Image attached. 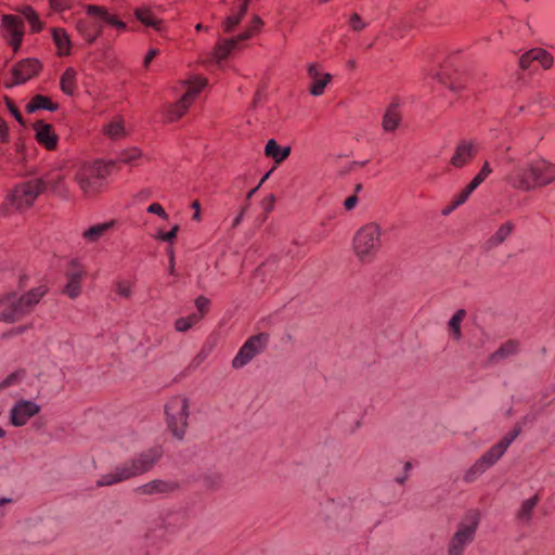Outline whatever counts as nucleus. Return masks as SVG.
Instances as JSON below:
<instances>
[{
  "mask_svg": "<svg viewBox=\"0 0 555 555\" xmlns=\"http://www.w3.org/2000/svg\"><path fill=\"white\" fill-rule=\"evenodd\" d=\"M332 80L331 74H323L322 76L312 79V83L310 86V93L314 96L322 95L327 83Z\"/></svg>",
  "mask_w": 555,
  "mask_h": 555,
  "instance_id": "58836bf2",
  "label": "nucleus"
},
{
  "mask_svg": "<svg viewBox=\"0 0 555 555\" xmlns=\"http://www.w3.org/2000/svg\"><path fill=\"white\" fill-rule=\"evenodd\" d=\"M249 5V0H243L238 5V11L225 18L222 24L224 33H232L235 27L241 23L243 17L246 15Z\"/></svg>",
  "mask_w": 555,
  "mask_h": 555,
  "instance_id": "bb28decb",
  "label": "nucleus"
},
{
  "mask_svg": "<svg viewBox=\"0 0 555 555\" xmlns=\"http://www.w3.org/2000/svg\"><path fill=\"white\" fill-rule=\"evenodd\" d=\"M42 69L38 59L28 57L17 62L12 68V85H22L36 77Z\"/></svg>",
  "mask_w": 555,
  "mask_h": 555,
  "instance_id": "f8f14e48",
  "label": "nucleus"
},
{
  "mask_svg": "<svg viewBox=\"0 0 555 555\" xmlns=\"http://www.w3.org/2000/svg\"><path fill=\"white\" fill-rule=\"evenodd\" d=\"M478 153V147L473 141L463 140L457 143L450 159L454 168H463L472 163Z\"/></svg>",
  "mask_w": 555,
  "mask_h": 555,
  "instance_id": "2eb2a0df",
  "label": "nucleus"
},
{
  "mask_svg": "<svg viewBox=\"0 0 555 555\" xmlns=\"http://www.w3.org/2000/svg\"><path fill=\"white\" fill-rule=\"evenodd\" d=\"M267 157L274 159L276 164L284 162L291 154V147H281L274 139H270L264 147Z\"/></svg>",
  "mask_w": 555,
  "mask_h": 555,
  "instance_id": "b1692460",
  "label": "nucleus"
},
{
  "mask_svg": "<svg viewBox=\"0 0 555 555\" xmlns=\"http://www.w3.org/2000/svg\"><path fill=\"white\" fill-rule=\"evenodd\" d=\"M159 54V50L152 48L147 51L144 60H143V67L147 68L151 64V62Z\"/></svg>",
  "mask_w": 555,
  "mask_h": 555,
  "instance_id": "bf43d9fd",
  "label": "nucleus"
},
{
  "mask_svg": "<svg viewBox=\"0 0 555 555\" xmlns=\"http://www.w3.org/2000/svg\"><path fill=\"white\" fill-rule=\"evenodd\" d=\"M41 408L34 401L20 400L10 411V423L15 427H21L40 412Z\"/></svg>",
  "mask_w": 555,
  "mask_h": 555,
  "instance_id": "ddd939ff",
  "label": "nucleus"
},
{
  "mask_svg": "<svg viewBox=\"0 0 555 555\" xmlns=\"http://www.w3.org/2000/svg\"><path fill=\"white\" fill-rule=\"evenodd\" d=\"M191 94H183L176 103L165 107L164 118L167 122H175L181 119L192 105Z\"/></svg>",
  "mask_w": 555,
  "mask_h": 555,
  "instance_id": "aec40b11",
  "label": "nucleus"
},
{
  "mask_svg": "<svg viewBox=\"0 0 555 555\" xmlns=\"http://www.w3.org/2000/svg\"><path fill=\"white\" fill-rule=\"evenodd\" d=\"M1 31L7 43L17 52L22 46L25 35V24L21 16L4 14L1 18Z\"/></svg>",
  "mask_w": 555,
  "mask_h": 555,
  "instance_id": "1a4fd4ad",
  "label": "nucleus"
},
{
  "mask_svg": "<svg viewBox=\"0 0 555 555\" xmlns=\"http://www.w3.org/2000/svg\"><path fill=\"white\" fill-rule=\"evenodd\" d=\"M49 3H50V8L54 12H59V13L64 12L70 8L67 0H49Z\"/></svg>",
  "mask_w": 555,
  "mask_h": 555,
  "instance_id": "6e6d98bb",
  "label": "nucleus"
},
{
  "mask_svg": "<svg viewBox=\"0 0 555 555\" xmlns=\"http://www.w3.org/2000/svg\"><path fill=\"white\" fill-rule=\"evenodd\" d=\"M466 317V310L465 309H459L450 319L448 323L449 332L451 336L455 340H460L462 338V331H461V324L463 320Z\"/></svg>",
  "mask_w": 555,
  "mask_h": 555,
  "instance_id": "f704fd0d",
  "label": "nucleus"
},
{
  "mask_svg": "<svg viewBox=\"0 0 555 555\" xmlns=\"http://www.w3.org/2000/svg\"><path fill=\"white\" fill-rule=\"evenodd\" d=\"M44 185V191L50 190L53 194L62 197H68V188L65 183V177L61 171H52L40 178Z\"/></svg>",
  "mask_w": 555,
  "mask_h": 555,
  "instance_id": "6ab92c4d",
  "label": "nucleus"
},
{
  "mask_svg": "<svg viewBox=\"0 0 555 555\" xmlns=\"http://www.w3.org/2000/svg\"><path fill=\"white\" fill-rule=\"evenodd\" d=\"M382 229L376 222L362 225L354 234L352 249L361 263L375 260L382 247Z\"/></svg>",
  "mask_w": 555,
  "mask_h": 555,
  "instance_id": "39448f33",
  "label": "nucleus"
},
{
  "mask_svg": "<svg viewBox=\"0 0 555 555\" xmlns=\"http://www.w3.org/2000/svg\"><path fill=\"white\" fill-rule=\"evenodd\" d=\"M262 26H263L262 20L259 16L255 15L253 17L249 26L244 31L238 34L236 37L241 41H245V40L251 38L253 36L257 35L258 33H260Z\"/></svg>",
  "mask_w": 555,
  "mask_h": 555,
  "instance_id": "e433bc0d",
  "label": "nucleus"
},
{
  "mask_svg": "<svg viewBox=\"0 0 555 555\" xmlns=\"http://www.w3.org/2000/svg\"><path fill=\"white\" fill-rule=\"evenodd\" d=\"M537 504H538L537 495L526 500L521 504V508H520L519 514H518L519 518H521V519H529L530 516H531V512L535 507Z\"/></svg>",
  "mask_w": 555,
  "mask_h": 555,
  "instance_id": "49530a36",
  "label": "nucleus"
},
{
  "mask_svg": "<svg viewBox=\"0 0 555 555\" xmlns=\"http://www.w3.org/2000/svg\"><path fill=\"white\" fill-rule=\"evenodd\" d=\"M26 376L25 369H18L15 372L9 374L1 383L0 389H4L14 385L20 384Z\"/></svg>",
  "mask_w": 555,
  "mask_h": 555,
  "instance_id": "a19ab883",
  "label": "nucleus"
},
{
  "mask_svg": "<svg viewBox=\"0 0 555 555\" xmlns=\"http://www.w3.org/2000/svg\"><path fill=\"white\" fill-rule=\"evenodd\" d=\"M79 35L89 43L92 44L103 34V24L99 22L92 23L88 20H78L76 25Z\"/></svg>",
  "mask_w": 555,
  "mask_h": 555,
  "instance_id": "412c9836",
  "label": "nucleus"
},
{
  "mask_svg": "<svg viewBox=\"0 0 555 555\" xmlns=\"http://www.w3.org/2000/svg\"><path fill=\"white\" fill-rule=\"evenodd\" d=\"M87 276V271L83 264L76 258L72 259L65 270V278L67 280L63 294L70 299L78 298L82 293V281Z\"/></svg>",
  "mask_w": 555,
  "mask_h": 555,
  "instance_id": "9d476101",
  "label": "nucleus"
},
{
  "mask_svg": "<svg viewBox=\"0 0 555 555\" xmlns=\"http://www.w3.org/2000/svg\"><path fill=\"white\" fill-rule=\"evenodd\" d=\"M195 306H196V308L198 310V313H196V314L201 315V320H202L204 318V315L209 310L210 300L207 297H205V296H198L195 299Z\"/></svg>",
  "mask_w": 555,
  "mask_h": 555,
  "instance_id": "8fccbe9b",
  "label": "nucleus"
},
{
  "mask_svg": "<svg viewBox=\"0 0 555 555\" xmlns=\"http://www.w3.org/2000/svg\"><path fill=\"white\" fill-rule=\"evenodd\" d=\"M141 156V153L139 150L137 149H133L131 151H128V152H125L121 156H120V159L125 163H130V162H133L135 159H138L139 157Z\"/></svg>",
  "mask_w": 555,
  "mask_h": 555,
  "instance_id": "13d9d810",
  "label": "nucleus"
},
{
  "mask_svg": "<svg viewBox=\"0 0 555 555\" xmlns=\"http://www.w3.org/2000/svg\"><path fill=\"white\" fill-rule=\"evenodd\" d=\"M221 485V477L217 474L204 477V486L209 490H215Z\"/></svg>",
  "mask_w": 555,
  "mask_h": 555,
  "instance_id": "3c124183",
  "label": "nucleus"
},
{
  "mask_svg": "<svg viewBox=\"0 0 555 555\" xmlns=\"http://www.w3.org/2000/svg\"><path fill=\"white\" fill-rule=\"evenodd\" d=\"M483 181L482 178L476 175L465 188L473 193Z\"/></svg>",
  "mask_w": 555,
  "mask_h": 555,
  "instance_id": "680f3d73",
  "label": "nucleus"
},
{
  "mask_svg": "<svg viewBox=\"0 0 555 555\" xmlns=\"http://www.w3.org/2000/svg\"><path fill=\"white\" fill-rule=\"evenodd\" d=\"M532 57L542 68L550 69L553 66L554 59L552 54L542 48L532 49Z\"/></svg>",
  "mask_w": 555,
  "mask_h": 555,
  "instance_id": "c9c22d12",
  "label": "nucleus"
},
{
  "mask_svg": "<svg viewBox=\"0 0 555 555\" xmlns=\"http://www.w3.org/2000/svg\"><path fill=\"white\" fill-rule=\"evenodd\" d=\"M48 288L44 285L31 288L26 294L16 298L15 293L8 294L0 304H7L5 308L0 314V321L5 323H14L21 320L24 315L30 313L35 306L47 294Z\"/></svg>",
  "mask_w": 555,
  "mask_h": 555,
  "instance_id": "7ed1b4c3",
  "label": "nucleus"
},
{
  "mask_svg": "<svg viewBox=\"0 0 555 555\" xmlns=\"http://www.w3.org/2000/svg\"><path fill=\"white\" fill-rule=\"evenodd\" d=\"M38 109H46L49 112H55L59 109V103L53 102L51 98L42 94L34 95L30 101L26 104V112L33 114Z\"/></svg>",
  "mask_w": 555,
  "mask_h": 555,
  "instance_id": "5701e85b",
  "label": "nucleus"
},
{
  "mask_svg": "<svg viewBox=\"0 0 555 555\" xmlns=\"http://www.w3.org/2000/svg\"><path fill=\"white\" fill-rule=\"evenodd\" d=\"M35 138L39 145L48 151H55L59 144V135L55 133L54 127L43 120L34 122Z\"/></svg>",
  "mask_w": 555,
  "mask_h": 555,
  "instance_id": "4468645a",
  "label": "nucleus"
},
{
  "mask_svg": "<svg viewBox=\"0 0 555 555\" xmlns=\"http://www.w3.org/2000/svg\"><path fill=\"white\" fill-rule=\"evenodd\" d=\"M308 75L311 78V80L322 76V74L320 73V66L315 63L310 64L308 66Z\"/></svg>",
  "mask_w": 555,
  "mask_h": 555,
  "instance_id": "e2e57ef3",
  "label": "nucleus"
},
{
  "mask_svg": "<svg viewBox=\"0 0 555 555\" xmlns=\"http://www.w3.org/2000/svg\"><path fill=\"white\" fill-rule=\"evenodd\" d=\"M52 39L57 49V55L68 56L72 53V40L67 31L62 27L52 28Z\"/></svg>",
  "mask_w": 555,
  "mask_h": 555,
  "instance_id": "4be33fe9",
  "label": "nucleus"
},
{
  "mask_svg": "<svg viewBox=\"0 0 555 555\" xmlns=\"http://www.w3.org/2000/svg\"><path fill=\"white\" fill-rule=\"evenodd\" d=\"M519 350V343L515 339H509L502 344L498 350L490 356L491 362H496L501 359H505L509 356L516 354Z\"/></svg>",
  "mask_w": 555,
  "mask_h": 555,
  "instance_id": "c756f323",
  "label": "nucleus"
},
{
  "mask_svg": "<svg viewBox=\"0 0 555 555\" xmlns=\"http://www.w3.org/2000/svg\"><path fill=\"white\" fill-rule=\"evenodd\" d=\"M60 88L63 93L74 95L77 90V73L73 67L64 70L60 79Z\"/></svg>",
  "mask_w": 555,
  "mask_h": 555,
  "instance_id": "a878e982",
  "label": "nucleus"
},
{
  "mask_svg": "<svg viewBox=\"0 0 555 555\" xmlns=\"http://www.w3.org/2000/svg\"><path fill=\"white\" fill-rule=\"evenodd\" d=\"M191 207H192V209H194L192 219L195 221H201V204H199V202L197 199L193 201L191 204Z\"/></svg>",
  "mask_w": 555,
  "mask_h": 555,
  "instance_id": "338daca9",
  "label": "nucleus"
},
{
  "mask_svg": "<svg viewBox=\"0 0 555 555\" xmlns=\"http://www.w3.org/2000/svg\"><path fill=\"white\" fill-rule=\"evenodd\" d=\"M115 164L103 160H94L83 164L75 176L80 190L85 196H94L105 188V179L111 175Z\"/></svg>",
  "mask_w": 555,
  "mask_h": 555,
  "instance_id": "20e7f679",
  "label": "nucleus"
},
{
  "mask_svg": "<svg viewBox=\"0 0 555 555\" xmlns=\"http://www.w3.org/2000/svg\"><path fill=\"white\" fill-rule=\"evenodd\" d=\"M472 192L464 188L457 195L452 198L453 207H460L463 205L470 196Z\"/></svg>",
  "mask_w": 555,
  "mask_h": 555,
  "instance_id": "864d4df0",
  "label": "nucleus"
},
{
  "mask_svg": "<svg viewBox=\"0 0 555 555\" xmlns=\"http://www.w3.org/2000/svg\"><path fill=\"white\" fill-rule=\"evenodd\" d=\"M521 428L516 426L513 430L506 434L498 443L490 449L496 454L499 459L503 456L511 443L520 435Z\"/></svg>",
  "mask_w": 555,
  "mask_h": 555,
  "instance_id": "2f4dec72",
  "label": "nucleus"
},
{
  "mask_svg": "<svg viewBox=\"0 0 555 555\" xmlns=\"http://www.w3.org/2000/svg\"><path fill=\"white\" fill-rule=\"evenodd\" d=\"M500 459L496 456V454H494V452L491 449H489L464 474L463 480L467 483L475 481L480 475H482L487 469L494 465Z\"/></svg>",
  "mask_w": 555,
  "mask_h": 555,
  "instance_id": "f3484780",
  "label": "nucleus"
},
{
  "mask_svg": "<svg viewBox=\"0 0 555 555\" xmlns=\"http://www.w3.org/2000/svg\"><path fill=\"white\" fill-rule=\"evenodd\" d=\"M505 182L515 190L528 192L555 181V165L535 159L522 166H514L505 176Z\"/></svg>",
  "mask_w": 555,
  "mask_h": 555,
  "instance_id": "f257e3e1",
  "label": "nucleus"
},
{
  "mask_svg": "<svg viewBox=\"0 0 555 555\" xmlns=\"http://www.w3.org/2000/svg\"><path fill=\"white\" fill-rule=\"evenodd\" d=\"M104 133L111 139H119L125 134L124 122L120 118H116L108 122L104 129Z\"/></svg>",
  "mask_w": 555,
  "mask_h": 555,
  "instance_id": "4c0bfd02",
  "label": "nucleus"
},
{
  "mask_svg": "<svg viewBox=\"0 0 555 555\" xmlns=\"http://www.w3.org/2000/svg\"><path fill=\"white\" fill-rule=\"evenodd\" d=\"M10 142V132L7 121L0 116V143Z\"/></svg>",
  "mask_w": 555,
  "mask_h": 555,
  "instance_id": "4d7b16f0",
  "label": "nucleus"
},
{
  "mask_svg": "<svg viewBox=\"0 0 555 555\" xmlns=\"http://www.w3.org/2000/svg\"><path fill=\"white\" fill-rule=\"evenodd\" d=\"M269 343L268 333H259L250 336L240 348L238 352L232 360L234 369H241L249 363L257 354L262 352Z\"/></svg>",
  "mask_w": 555,
  "mask_h": 555,
  "instance_id": "6e6552de",
  "label": "nucleus"
},
{
  "mask_svg": "<svg viewBox=\"0 0 555 555\" xmlns=\"http://www.w3.org/2000/svg\"><path fill=\"white\" fill-rule=\"evenodd\" d=\"M44 192L41 179H30L21 182L8 193L5 201L18 211H25L34 206L40 194Z\"/></svg>",
  "mask_w": 555,
  "mask_h": 555,
  "instance_id": "423d86ee",
  "label": "nucleus"
},
{
  "mask_svg": "<svg viewBox=\"0 0 555 555\" xmlns=\"http://www.w3.org/2000/svg\"><path fill=\"white\" fill-rule=\"evenodd\" d=\"M446 75L444 72L439 74L440 79L444 85H447L452 91L460 92L464 90L467 86V78H455L451 79L448 78V80L443 79V76Z\"/></svg>",
  "mask_w": 555,
  "mask_h": 555,
  "instance_id": "c03bdc74",
  "label": "nucleus"
},
{
  "mask_svg": "<svg viewBox=\"0 0 555 555\" xmlns=\"http://www.w3.org/2000/svg\"><path fill=\"white\" fill-rule=\"evenodd\" d=\"M400 120L401 114L398 105L391 104L383 117V129L387 132H392L398 128Z\"/></svg>",
  "mask_w": 555,
  "mask_h": 555,
  "instance_id": "c85d7f7f",
  "label": "nucleus"
},
{
  "mask_svg": "<svg viewBox=\"0 0 555 555\" xmlns=\"http://www.w3.org/2000/svg\"><path fill=\"white\" fill-rule=\"evenodd\" d=\"M469 517L472 522L469 525H461L453 535L449 545V555H462L465 546L474 539L479 521L478 513L470 512Z\"/></svg>",
  "mask_w": 555,
  "mask_h": 555,
  "instance_id": "9b49d317",
  "label": "nucleus"
},
{
  "mask_svg": "<svg viewBox=\"0 0 555 555\" xmlns=\"http://www.w3.org/2000/svg\"><path fill=\"white\" fill-rule=\"evenodd\" d=\"M133 284L129 281H117L115 283V292L118 296L129 299L132 296Z\"/></svg>",
  "mask_w": 555,
  "mask_h": 555,
  "instance_id": "a18cd8bd",
  "label": "nucleus"
},
{
  "mask_svg": "<svg viewBox=\"0 0 555 555\" xmlns=\"http://www.w3.org/2000/svg\"><path fill=\"white\" fill-rule=\"evenodd\" d=\"M201 321V315L192 313L188 317L179 318L175 322V328L177 332H186L192 328L196 323Z\"/></svg>",
  "mask_w": 555,
  "mask_h": 555,
  "instance_id": "ea45409f",
  "label": "nucleus"
},
{
  "mask_svg": "<svg viewBox=\"0 0 555 555\" xmlns=\"http://www.w3.org/2000/svg\"><path fill=\"white\" fill-rule=\"evenodd\" d=\"M515 224L507 221L500 225L496 232L487 241V247L493 248L502 244L514 231Z\"/></svg>",
  "mask_w": 555,
  "mask_h": 555,
  "instance_id": "cd10ccee",
  "label": "nucleus"
},
{
  "mask_svg": "<svg viewBox=\"0 0 555 555\" xmlns=\"http://www.w3.org/2000/svg\"><path fill=\"white\" fill-rule=\"evenodd\" d=\"M347 24L350 30L354 33H361L367 27V23L361 17V15L357 12H353L349 15Z\"/></svg>",
  "mask_w": 555,
  "mask_h": 555,
  "instance_id": "37998d69",
  "label": "nucleus"
},
{
  "mask_svg": "<svg viewBox=\"0 0 555 555\" xmlns=\"http://www.w3.org/2000/svg\"><path fill=\"white\" fill-rule=\"evenodd\" d=\"M85 12L88 16L96 17L100 20V23L104 25L112 26L118 30H126L127 24L118 18V16L114 14H109L107 8L98 4H85Z\"/></svg>",
  "mask_w": 555,
  "mask_h": 555,
  "instance_id": "dca6fc26",
  "label": "nucleus"
},
{
  "mask_svg": "<svg viewBox=\"0 0 555 555\" xmlns=\"http://www.w3.org/2000/svg\"><path fill=\"white\" fill-rule=\"evenodd\" d=\"M146 210L150 214L157 215L164 220L168 219V214L165 211L164 207L159 203H152Z\"/></svg>",
  "mask_w": 555,
  "mask_h": 555,
  "instance_id": "5fc2aeb1",
  "label": "nucleus"
},
{
  "mask_svg": "<svg viewBox=\"0 0 555 555\" xmlns=\"http://www.w3.org/2000/svg\"><path fill=\"white\" fill-rule=\"evenodd\" d=\"M534 64H535V62L532 57V49L525 52L519 59V66L524 70H527V69L537 70V66H534Z\"/></svg>",
  "mask_w": 555,
  "mask_h": 555,
  "instance_id": "de8ad7c7",
  "label": "nucleus"
},
{
  "mask_svg": "<svg viewBox=\"0 0 555 555\" xmlns=\"http://www.w3.org/2000/svg\"><path fill=\"white\" fill-rule=\"evenodd\" d=\"M168 255H169L168 272H169L170 275H176V268H175L176 261H175V253H173L172 247H169Z\"/></svg>",
  "mask_w": 555,
  "mask_h": 555,
  "instance_id": "0e129e2a",
  "label": "nucleus"
},
{
  "mask_svg": "<svg viewBox=\"0 0 555 555\" xmlns=\"http://www.w3.org/2000/svg\"><path fill=\"white\" fill-rule=\"evenodd\" d=\"M5 104H7V107H8L9 112L13 115L15 120L20 125L24 126L25 125V119H24L23 115L21 114L18 107L13 102V100H11L9 96H5Z\"/></svg>",
  "mask_w": 555,
  "mask_h": 555,
  "instance_id": "09e8293b",
  "label": "nucleus"
},
{
  "mask_svg": "<svg viewBox=\"0 0 555 555\" xmlns=\"http://www.w3.org/2000/svg\"><path fill=\"white\" fill-rule=\"evenodd\" d=\"M491 172H492V168L490 166V163L485 162L481 169L479 170V172L477 175L480 178H482V180H486L490 176Z\"/></svg>",
  "mask_w": 555,
  "mask_h": 555,
  "instance_id": "052dcab7",
  "label": "nucleus"
},
{
  "mask_svg": "<svg viewBox=\"0 0 555 555\" xmlns=\"http://www.w3.org/2000/svg\"><path fill=\"white\" fill-rule=\"evenodd\" d=\"M113 221L94 224L87 229L82 233V236L87 242H96L113 227Z\"/></svg>",
  "mask_w": 555,
  "mask_h": 555,
  "instance_id": "72a5a7b5",
  "label": "nucleus"
},
{
  "mask_svg": "<svg viewBox=\"0 0 555 555\" xmlns=\"http://www.w3.org/2000/svg\"><path fill=\"white\" fill-rule=\"evenodd\" d=\"M163 456L160 447H153L135 454L130 460L116 466L113 472L102 475L96 481V487L113 486L131 478L141 476L150 470L159 462Z\"/></svg>",
  "mask_w": 555,
  "mask_h": 555,
  "instance_id": "f03ea898",
  "label": "nucleus"
},
{
  "mask_svg": "<svg viewBox=\"0 0 555 555\" xmlns=\"http://www.w3.org/2000/svg\"><path fill=\"white\" fill-rule=\"evenodd\" d=\"M166 422L169 430L178 439H183L189 418V400L175 396L165 405Z\"/></svg>",
  "mask_w": 555,
  "mask_h": 555,
  "instance_id": "0eeeda50",
  "label": "nucleus"
},
{
  "mask_svg": "<svg viewBox=\"0 0 555 555\" xmlns=\"http://www.w3.org/2000/svg\"><path fill=\"white\" fill-rule=\"evenodd\" d=\"M138 21L147 27H153L156 30L162 29L163 21L157 18L155 14L146 8H140L134 11Z\"/></svg>",
  "mask_w": 555,
  "mask_h": 555,
  "instance_id": "7c9ffc66",
  "label": "nucleus"
},
{
  "mask_svg": "<svg viewBox=\"0 0 555 555\" xmlns=\"http://www.w3.org/2000/svg\"><path fill=\"white\" fill-rule=\"evenodd\" d=\"M23 17L29 23L30 31L38 34L43 29V23L41 22L38 13L30 5H25L18 10Z\"/></svg>",
  "mask_w": 555,
  "mask_h": 555,
  "instance_id": "473e14b6",
  "label": "nucleus"
},
{
  "mask_svg": "<svg viewBox=\"0 0 555 555\" xmlns=\"http://www.w3.org/2000/svg\"><path fill=\"white\" fill-rule=\"evenodd\" d=\"M208 81L204 77H195L190 82V87L184 94H191V101L194 102L199 92L207 86Z\"/></svg>",
  "mask_w": 555,
  "mask_h": 555,
  "instance_id": "79ce46f5",
  "label": "nucleus"
},
{
  "mask_svg": "<svg viewBox=\"0 0 555 555\" xmlns=\"http://www.w3.org/2000/svg\"><path fill=\"white\" fill-rule=\"evenodd\" d=\"M178 231H179V225H175L168 232H159L157 235V238L163 242L172 243L175 241V238L177 237Z\"/></svg>",
  "mask_w": 555,
  "mask_h": 555,
  "instance_id": "603ef678",
  "label": "nucleus"
},
{
  "mask_svg": "<svg viewBox=\"0 0 555 555\" xmlns=\"http://www.w3.org/2000/svg\"><path fill=\"white\" fill-rule=\"evenodd\" d=\"M180 488L177 481L154 479L137 488V492L144 495L169 494Z\"/></svg>",
  "mask_w": 555,
  "mask_h": 555,
  "instance_id": "a211bd4d",
  "label": "nucleus"
},
{
  "mask_svg": "<svg viewBox=\"0 0 555 555\" xmlns=\"http://www.w3.org/2000/svg\"><path fill=\"white\" fill-rule=\"evenodd\" d=\"M246 210H247V204H245V205L241 208V210H240L238 215L234 218V220H233V222H232V228H236V227H238V225H240V223L242 222L243 217H244V215H245Z\"/></svg>",
  "mask_w": 555,
  "mask_h": 555,
  "instance_id": "774afa93",
  "label": "nucleus"
},
{
  "mask_svg": "<svg viewBox=\"0 0 555 555\" xmlns=\"http://www.w3.org/2000/svg\"><path fill=\"white\" fill-rule=\"evenodd\" d=\"M240 42L237 37L219 40L215 47L214 56L218 61L225 60Z\"/></svg>",
  "mask_w": 555,
  "mask_h": 555,
  "instance_id": "393cba45",
  "label": "nucleus"
},
{
  "mask_svg": "<svg viewBox=\"0 0 555 555\" xmlns=\"http://www.w3.org/2000/svg\"><path fill=\"white\" fill-rule=\"evenodd\" d=\"M358 204V196L357 195H351L349 197H347L344 202V206L347 210H351L356 207V205Z\"/></svg>",
  "mask_w": 555,
  "mask_h": 555,
  "instance_id": "69168bd1",
  "label": "nucleus"
}]
</instances>
